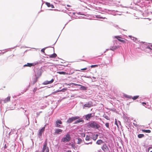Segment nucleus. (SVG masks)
I'll return each mask as SVG.
<instances>
[{
	"label": "nucleus",
	"mask_w": 152,
	"mask_h": 152,
	"mask_svg": "<svg viewBox=\"0 0 152 152\" xmlns=\"http://www.w3.org/2000/svg\"><path fill=\"white\" fill-rule=\"evenodd\" d=\"M67 90L66 88H63L61 90V91H62L63 92H65Z\"/></svg>",
	"instance_id": "473e14b6"
},
{
	"label": "nucleus",
	"mask_w": 152,
	"mask_h": 152,
	"mask_svg": "<svg viewBox=\"0 0 152 152\" xmlns=\"http://www.w3.org/2000/svg\"><path fill=\"white\" fill-rule=\"evenodd\" d=\"M87 69V68H84L82 69H81V70H85Z\"/></svg>",
	"instance_id": "a18cd8bd"
},
{
	"label": "nucleus",
	"mask_w": 152,
	"mask_h": 152,
	"mask_svg": "<svg viewBox=\"0 0 152 152\" xmlns=\"http://www.w3.org/2000/svg\"><path fill=\"white\" fill-rule=\"evenodd\" d=\"M133 124H134V125L136 127H137L138 126L137 124H136L134 123H133Z\"/></svg>",
	"instance_id": "a19ab883"
},
{
	"label": "nucleus",
	"mask_w": 152,
	"mask_h": 152,
	"mask_svg": "<svg viewBox=\"0 0 152 152\" xmlns=\"http://www.w3.org/2000/svg\"><path fill=\"white\" fill-rule=\"evenodd\" d=\"M94 135V136H95V137L96 138H97V137L98 136V134H96V135Z\"/></svg>",
	"instance_id": "c03bdc74"
},
{
	"label": "nucleus",
	"mask_w": 152,
	"mask_h": 152,
	"mask_svg": "<svg viewBox=\"0 0 152 152\" xmlns=\"http://www.w3.org/2000/svg\"><path fill=\"white\" fill-rule=\"evenodd\" d=\"M47 142L46 141L43 146V147L42 148V152H49V149L48 147L47 146Z\"/></svg>",
	"instance_id": "39448f33"
},
{
	"label": "nucleus",
	"mask_w": 152,
	"mask_h": 152,
	"mask_svg": "<svg viewBox=\"0 0 152 152\" xmlns=\"http://www.w3.org/2000/svg\"><path fill=\"white\" fill-rule=\"evenodd\" d=\"M56 124H62V122L59 120H58L56 121Z\"/></svg>",
	"instance_id": "b1692460"
},
{
	"label": "nucleus",
	"mask_w": 152,
	"mask_h": 152,
	"mask_svg": "<svg viewBox=\"0 0 152 152\" xmlns=\"http://www.w3.org/2000/svg\"><path fill=\"white\" fill-rule=\"evenodd\" d=\"M142 104L143 106H144V105H145L146 104V103H145V102H142Z\"/></svg>",
	"instance_id": "8fccbe9b"
},
{
	"label": "nucleus",
	"mask_w": 152,
	"mask_h": 152,
	"mask_svg": "<svg viewBox=\"0 0 152 152\" xmlns=\"http://www.w3.org/2000/svg\"><path fill=\"white\" fill-rule=\"evenodd\" d=\"M92 143V142H91L88 143H86V144H87V145H88V144H91Z\"/></svg>",
	"instance_id": "603ef678"
},
{
	"label": "nucleus",
	"mask_w": 152,
	"mask_h": 152,
	"mask_svg": "<svg viewBox=\"0 0 152 152\" xmlns=\"http://www.w3.org/2000/svg\"><path fill=\"white\" fill-rule=\"evenodd\" d=\"M102 149L105 152H106L109 150V148L108 147L106 144H104L102 146Z\"/></svg>",
	"instance_id": "0eeeda50"
},
{
	"label": "nucleus",
	"mask_w": 152,
	"mask_h": 152,
	"mask_svg": "<svg viewBox=\"0 0 152 152\" xmlns=\"http://www.w3.org/2000/svg\"><path fill=\"white\" fill-rule=\"evenodd\" d=\"M35 152H39L38 151H36Z\"/></svg>",
	"instance_id": "052dcab7"
},
{
	"label": "nucleus",
	"mask_w": 152,
	"mask_h": 152,
	"mask_svg": "<svg viewBox=\"0 0 152 152\" xmlns=\"http://www.w3.org/2000/svg\"><path fill=\"white\" fill-rule=\"evenodd\" d=\"M37 89V88H34V90H33V91L34 92H35L36 91Z\"/></svg>",
	"instance_id": "79ce46f5"
},
{
	"label": "nucleus",
	"mask_w": 152,
	"mask_h": 152,
	"mask_svg": "<svg viewBox=\"0 0 152 152\" xmlns=\"http://www.w3.org/2000/svg\"><path fill=\"white\" fill-rule=\"evenodd\" d=\"M56 93V92H55V91L52 93V94H55Z\"/></svg>",
	"instance_id": "5fc2aeb1"
},
{
	"label": "nucleus",
	"mask_w": 152,
	"mask_h": 152,
	"mask_svg": "<svg viewBox=\"0 0 152 152\" xmlns=\"http://www.w3.org/2000/svg\"><path fill=\"white\" fill-rule=\"evenodd\" d=\"M67 6L68 7H70V6L68 5H67Z\"/></svg>",
	"instance_id": "bf43d9fd"
},
{
	"label": "nucleus",
	"mask_w": 152,
	"mask_h": 152,
	"mask_svg": "<svg viewBox=\"0 0 152 152\" xmlns=\"http://www.w3.org/2000/svg\"><path fill=\"white\" fill-rule=\"evenodd\" d=\"M83 122V120L82 119V118H80V119H79L78 120L75 121V122L74 124H77L78 123H79L80 122Z\"/></svg>",
	"instance_id": "6ab92c4d"
},
{
	"label": "nucleus",
	"mask_w": 152,
	"mask_h": 152,
	"mask_svg": "<svg viewBox=\"0 0 152 152\" xmlns=\"http://www.w3.org/2000/svg\"><path fill=\"white\" fill-rule=\"evenodd\" d=\"M150 151V152H152V147H149L148 148L147 151H148V152H149Z\"/></svg>",
	"instance_id": "c85d7f7f"
},
{
	"label": "nucleus",
	"mask_w": 152,
	"mask_h": 152,
	"mask_svg": "<svg viewBox=\"0 0 152 152\" xmlns=\"http://www.w3.org/2000/svg\"><path fill=\"white\" fill-rule=\"evenodd\" d=\"M92 106V104L91 102H89L88 103L85 104L83 105V108H84L85 107L89 108Z\"/></svg>",
	"instance_id": "423d86ee"
},
{
	"label": "nucleus",
	"mask_w": 152,
	"mask_h": 152,
	"mask_svg": "<svg viewBox=\"0 0 152 152\" xmlns=\"http://www.w3.org/2000/svg\"><path fill=\"white\" fill-rule=\"evenodd\" d=\"M45 128V126L42 127L41 129H40L38 133V135L39 136H41L42 135V133L44 132Z\"/></svg>",
	"instance_id": "9d476101"
},
{
	"label": "nucleus",
	"mask_w": 152,
	"mask_h": 152,
	"mask_svg": "<svg viewBox=\"0 0 152 152\" xmlns=\"http://www.w3.org/2000/svg\"><path fill=\"white\" fill-rule=\"evenodd\" d=\"M56 126L57 127H61L60 125L58 124H56Z\"/></svg>",
	"instance_id": "c9c22d12"
},
{
	"label": "nucleus",
	"mask_w": 152,
	"mask_h": 152,
	"mask_svg": "<svg viewBox=\"0 0 152 152\" xmlns=\"http://www.w3.org/2000/svg\"><path fill=\"white\" fill-rule=\"evenodd\" d=\"M93 77L94 79H96V78L95 77Z\"/></svg>",
	"instance_id": "6e6d98bb"
},
{
	"label": "nucleus",
	"mask_w": 152,
	"mask_h": 152,
	"mask_svg": "<svg viewBox=\"0 0 152 152\" xmlns=\"http://www.w3.org/2000/svg\"><path fill=\"white\" fill-rule=\"evenodd\" d=\"M115 124L118 127V128H119V126L118 125V122L116 120V119H115Z\"/></svg>",
	"instance_id": "7c9ffc66"
},
{
	"label": "nucleus",
	"mask_w": 152,
	"mask_h": 152,
	"mask_svg": "<svg viewBox=\"0 0 152 152\" xmlns=\"http://www.w3.org/2000/svg\"><path fill=\"white\" fill-rule=\"evenodd\" d=\"M72 84L74 85L75 86H80V84H77L74 83H72Z\"/></svg>",
	"instance_id": "58836bf2"
},
{
	"label": "nucleus",
	"mask_w": 152,
	"mask_h": 152,
	"mask_svg": "<svg viewBox=\"0 0 152 152\" xmlns=\"http://www.w3.org/2000/svg\"><path fill=\"white\" fill-rule=\"evenodd\" d=\"M46 107V106H44V107H41V109H43L44 108H45Z\"/></svg>",
	"instance_id": "09e8293b"
},
{
	"label": "nucleus",
	"mask_w": 152,
	"mask_h": 152,
	"mask_svg": "<svg viewBox=\"0 0 152 152\" xmlns=\"http://www.w3.org/2000/svg\"><path fill=\"white\" fill-rule=\"evenodd\" d=\"M79 118V117L78 116H75L72 117L68 119L67 121V123L69 124L71 123L72 121L75 120L76 119H78Z\"/></svg>",
	"instance_id": "20e7f679"
},
{
	"label": "nucleus",
	"mask_w": 152,
	"mask_h": 152,
	"mask_svg": "<svg viewBox=\"0 0 152 152\" xmlns=\"http://www.w3.org/2000/svg\"><path fill=\"white\" fill-rule=\"evenodd\" d=\"M82 141V140L81 139H78V140L77 143L78 144H80L81 143Z\"/></svg>",
	"instance_id": "c756f323"
},
{
	"label": "nucleus",
	"mask_w": 152,
	"mask_h": 152,
	"mask_svg": "<svg viewBox=\"0 0 152 152\" xmlns=\"http://www.w3.org/2000/svg\"><path fill=\"white\" fill-rule=\"evenodd\" d=\"M90 137L89 136L86 135V137L85 140L86 141H88L90 140Z\"/></svg>",
	"instance_id": "a878e982"
},
{
	"label": "nucleus",
	"mask_w": 152,
	"mask_h": 152,
	"mask_svg": "<svg viewBox=\"0 0 152 152\" xmlns=\"http://www.w3.org/2000/svg\"><path fill=\"white\" fill-rule=\"evenodd\" d=\"M96 81V80H94L93 81Z\"/></svg>",
	"instance_id": "e2e57ef3"
},
{
	"label": "nucleus",
	"mask_w": 152,
	"mask_h": 152,
	"mask_svg": "<svg viewBox=\"0 0 152 152\" xmlns=\"http://www.w3.org/2000/svg\"><path fill=\"white\" fill-rule=\"evenodd\" d=\"M139 96H134L133 97H132V99L134 100H136L138 98Z\"/></svg>",
	"instance_id": "bb28decb"
},
{
	"label": "nucleus",
	"mask_w": 152,
	"mask_h": 152,
	"mask_svg": "<svg viewBox=\"0 0 152 152\" xmlns=\"http://www.w3.org/2000/svg\"><path fill=\"white\" fill-rule=\"evenodd\" d=\"M45 48H44L42 49L41 50V51L43 53H45Z\"/></svg>",
	"instance_id": "e433bc0d"
},
{
	"label": "nucleus",
	"mask_w": 152,
	"mask_h": 152,
	"mask_svg": "<svg viewBox=\"0 0 152 152\" xmlns=\"http://www.w3.org/2000/svg\"><path fill=\"white\" fill-rule=\"evenodd\" d=\"M72 85V83H69V84H66V85H67V86H71Z\"/></svg>",
	"instance_id": "de8ad7c7"
},
{
	"label": "nucleus",
	"mask_w": 152,
	"mask_h": 152,
	"mask_svg": "<svg viewBox=\"0 0 152 152\" xmlns=\"http://www.w3.org/2000/svg\"><path fill=\"white\" fill-rule=\"evenodd\" d=\"M151 47H152V44L151 45Z\"/></svg>",
	"instance_id": "680f3d73"
},
{
	"label": "nucleus",
	"mask_w": 152,
	"mask_h": 152,
	"mask_svg": "<svg viewBox=\"0 0 152 152\" xmlns=\"http://www.w3.org/2000/svg\"><path fill=\"white\" fill-rule=\"evenodd\" d=\"M119 47V46L118 45L113 46L110 49V50L114 51L115 50H116L117 48H118Z\"/></svg>",
	"instance_id": "dca6fc26"
},
{
	"label": "nucleus",
	"mask_w": 152,
	"mask_h": 152,
	"mask_svg": "<svg viewBox=\"0 0 152 152\" xmlns=\"http://www.w3.org/2000/svg\"><path fill=\"white\" fill-rule=\"evenodd\" d=\"M10 99V97L8 96L7 98H6L4 100H1L0 101L1 102L2 101H4V103H6L7 102L9 101Z\"/></svg>",
	"instance_id": "4468645a"
},
{
	"label": "nucleus",
	"mask_w": 152,
	"mask_h": 152,
	"mask_svg": "<svg viewBox=\"0 0 152 152\" xmlns=\"http://www.w3.org/2000/svg\"><path fill=\"white\" fill-rule=\"evenodd\" d=\"M106 118L107 119V120H108L109 119V118H108V117H106L105 118Z\"/></svg>",
	"instance_id": "4d7b16f0"
},
{
	"label": "nucleus",
	"mask_w": 152,
	"mask_h": 152,
	"mask_svg": "<svg viewBox=\"0 0 152 152\" xmlns=\"http://www.w3.org/2000/svg\"><path fill=\"white\" fill-rule=\"evenodd\" d=\"M93 114L90 113L88 114H87L85 115V118L86 120H88L91 118L93 117L94 116V114Z\"/></svg>",
	"instance_id": "6e6552de"
},
{
	"label": "nucleus",
	"mask_w": 152,
	"mask_h": 152,
	"mask_svg": "<svg viewBox=\"0 0 152 152\" xmlns=\"http://www.w3.org/2000/svg\"><path fill=\"white\" fill-rule=\"evenodd\" d=\"M103 142V141L101 140H98L96 142V143L98 145H100Z\"/></svg>",
	"instance_id": "aec40b11"
},
{
	"label": "nucleus",
	"mask_w": 152,
	"mask_h": 152,
	"mask_svg": "<svg viewBox=\"0 0 152 152\" xmlns=\"http://www.w3.org/2000/svg\"><path fill=\"white\" fill-rule=\"evenodd\" d=\"M57 73H59L60 74L65 75L67 74L66 72H63V71L58 72H57Z\"/></svg>",
	"instance_id": "5701e85b"
},
{
	"label": "nucleus",
	"mask_w": 152,
	"mask_h": 152,
	"mask_svg": "<svg viewBox=\"0 0 152 152\" xmlns=\"http://www.w3.org/2000/svg\"><path fill=\"white\" fill-rule=\"evenodd\" d=\"M144 136V135L142 134H140L138 135V137L139 138H141Z\"/></svg>",
	"instance_id": "393cba45"
},
{
	"label": "nucleus",
	"mask_w": 152,
	"mask_h": 152,
	"mask_svg": "<svg viewBox=\"0 0 152 152\" xmlns=\"http://www.w3.org/2000/svg\"><path fill=\"white\" fill-rule=\"evenodd\" d=\"M96 17L97 18H102V19H104L105 18V17H98L97 15L96 16Z\"/></svg>",
	"instance_id": "4c0bfd02"
},
{
	"label": "nucleus",
	"mask_w": 152,
	"mask_h": 152,
	"mask_svg": "<svg viewBox=\"0 0 152 152\" xmlns=\"http://www.w3.org/2000/svg\"><path fill=\"white\" fill-rule=\"evenodd\" d=\"M92 139L94 140H95L97 138L95 137V136L94 135V136L93 137Z\"/></svg>",
	"instance_id": "ea45409f"
},
{
	"label": "nucleus",
	"mask_w": 152,
	"mask_h": 152,
	"mask_svg": "<svg viewBox=\"0 0 152 152\" xmlns=\"http://www.w3.org/2000/svg\"><path fill=\"white\" fill-rule=\"evenodd\" d=\"M118 124H119L120 125H121V122H120V121H118Z\"/></svg>",
	"instance_id": "3c124183"
},
{
	"label": "nucleus",
	"mask_w": 152,
	"mask_h": 152,
	"mask_svg": "<svg viewBox=\"0 0 152 152\" xmlns=\"http://www.w3.org/2000/svg\"><path fill=\"white\" fill-rule=\"evenodd\" d=\"M62 130L59 129H55V133L57 134H60L62 133Z\"/></svg>",
	"instance_id": "f8f14e48"
},
{
	"label": "nucleus",
	"mask_w": 152,
	"mask_h": 152,
	"mask_svg": "<svg viewBox=\"0 0 152 152\" xmlns=\"http://www.w3.org/2000/svg\"><path fill=\"white\" fill-rule=\"evenodd\" d=\"M146 49L147 51L152 53V48H151L150 46H147L146 48Z\"/></svg>",
	"instance_id": "ddd939ff"
},
{
	"label": "nucleus",
	"mask_w": 152,
	"mask_h": 152,
	"mask_svg": "<svg viewBox=\"0 0 152 152\" xmlns=\"http://www.w3.org/2000/svg\"><path fill=\"white\" fill-rule=\"evenodd\" d=\"M151 2V0H145L144 2L140 4H138V5L140 6L142 8V11H144L146 13L149 12L152 13V11H151V10L152 7L149 6H147L149 5ZM140 12L142 13V15H143V13L142 12Z\"/></svg>",
	"instance_id": "f257e3e1"
},
{
	"label": "nucleus",
	"mask_w": 152,
	"mask_h": 152,
	"mask_svg": "<svg viewBox=\"0 0 152 152\" xmlns=\"http://www.w3.org/2000/svg\"><path fill=\"white\" fill-rule=\"evenodd\" d=\"M54 81V79H52V80L49 81H45L44 82L43 84L44 85H47L52 83Z\"/></svg>",
	"instance_id": "9b49d317"
},
{
	"label": "nucleus",
	"mask_w": 152,
	"mask_h": 152,
	"mask_svg": "<svg viewBox=\"0 0 152 152\" xmlns=\"http://www.w3.org/2000/svg\"><path fill=\"white\" fill-rule=\"evenodd\" d=\"M66 152H71L70 150H68L66 151Z\"/></svg>",
	"instance_id": "864d4df0"
},
{
	"label": "nucleus",
	"mask_w": 152,
	"mask_h": 152,
	"mask_svg": "<svg viewBox=\"0 0 152 152\" xmlns=\"http://www.w3.org/2000/svg\"><path fill=\"white\" fill-rule=\"evenodd\" d=\"M79 86L80 87V89H81V90H87V87H86L80 85V86Z\"/></svg>",
	"instance_id": "a211bd4d"
},
{
	"label": "nucleus",
	"mask_w": 152,
	"mask_h": 152,
	"mask_svg": "<svg viewBox=\"0 0 152 152\" xmlns=\"http://www.w3.org/2000/svg\"><path fill=\"white\" fill-rule=\"evenodd\" d=\"M98 66V65H92L91 66V68H93L96 67Z\"/></svg>",
	"instance_id": "f704fd0d"
},
{
	"label": "nucleus",
	"mask_w": 152,
	"mask_h": 152,
	"mask_svg": "<svg viewBox=\"0 0 152 152\" xmlns=\"http://www.w3.org/2000/svg\"><path fill=\"white\" fill-rule=\"evenodd\" d=\"M45 4L48 7H51L52 8H54V6L52 4H50L49 3L46 2L45 3Z\"/></svg>",
	"instance_id": "2eb2a0df"
},
{
	"label": "nucleus",
	"mask_w": 152,
	"mask_h": 152,
	"mask_svg": "<svg viewBox=\"0 0 152 152\" xmlns=\"http://www.w3.org/2000/svg\"><path fill=\"white\" fill-rule=\"evenodd\" d=\"M105 125L107 128H109V124L108 123H106L105 124Z\"/></svg>",
	"instance_id": "2f4dec72"
},
{
	"label": "nucleus",
	"mask_w": 152,
	"mask_h": 152,
	"mask_svg": "<svg viewBox=\"0 0 152 152\" xmlns=\"http://www.w3.org/2000/svg\"><path fill=\"white\" fill-rule=\"evenodd\" d=\"M142 131L144 132L150 133L151 132V131L150 130L142 129Z\"/></svg>",
	"instance_id": "412c9836"
},
{
	"label": "nucleus",
	"mask_w": 152,
	"mask_h": 152,
	"mask_svg": "<svg viewBox=\"0 0 152 152\" xmlns=\"http://www.w3.org/2000/svg\"><path fill=\"white\" fill-rule=\"evenodd\" d=\"M125 97H127V98H129V99H131V98L132 99V96H129V95H126L125 96Z\"/></svg>",
	"instance_id": "72a5a7b5"
},
{
	"label": "nucleus",
	"mask_w": 152,
	"mask_h": 152,
	"mask_svg": "<svg viewBox=\"0 0 152 152\" xmlns=\"http://www.w3.org/2000/svg\"><path fill=\"white\" fill-rule=\"evenodd\" d=\"M57 56L56 54L54 53L53 54L50 55L49 57L51 58H55Z\"/></svg>",
	"instance_id": "4be33fe9"
},
{
	"label": "nucleus",
	"mask_w": 152,
	"mask_h": 152,
	"mask_svg": "<svg viewBox=\"0 0 152 152\" xmlns=\"http://www.w3.org/2000/svg\"><path fill=\"white\" fill-rule=\"evenodd\" d=\"M129 37L131 38V39L134 40V41H135L136 40V38H134L133 37H132V36H129Z\"/></svg>",
	"instance_id": "cd10ccee"
},
{
	"label": "nucleus",
	"mask_w": 152,
	"mask_h": 152,
	"mask_svg": "<svg viewBox=\"0 0 152 152\" xmlns=\"http://www.w3.org/2000/svg\"><path fill=\"white\" fill-rule=\"evenodd\" d=\"M87 77V78H89V77Z\"/></svg>",
	"instance_id": "13d9d810"
},
{
	"label": "nucleus",
	"mask_w": 152,
	"mask_h": 152,
	"mask_svg": "<svg viewBox=\"0 0 152 152\" xmlns=\"http://www.w3.org/2000/svg\"><path fill=\"white\" fill-rule=\"evenodd\" d=\"M61 92V90H57L56 91H55V92Z\"/></svg>",
	"instance_id": "37998d69"
},
{
	"label": "nucleus",
	"mask_w": 152,
	"mask_h": 152,
	"mask_svg": "<svg viewBox=\"0 0 152 152\" xmlns=\"http://www.w3.org/2000/svg\"><path fill=\"white\" fill-rule=\"evenodd\" d=\"M37 80V79H35V81H34V82H33V84H34V83H35L36 82Z\"/></svg>",
	"instance_id": "49530a36"
},
{
	"label": "nucleus",
	"mask_w": 152,
	"mask_h": 152,
	"mask_svg": "<svg viewBox=\"0 0 152 152\" xmlns=\"http://www.w3.org/2000/svg\"><path fill=\"white\" fill-rule=\"evenodd\" d=\"M36 64V63H27V64L24 65L23 66H29L31 67V66H34Z\"/></svg>",
	"instance_id": "1a4fd4ad"
},
{
	"label": "nucleus",
	"mask_w": 152,
	"mask_h": 152,
	"mask_svg": "<svg viewBox=\"0 0 152 152\" xmlns=\"http://www.w3.org/2000/svg\"><path fill=\"white\" fill-rule=\"evenodd\" d=\"M89 127L94 128L98 129L100 127L99 125L95 122H93L88 124Z\"/></svg>",
	"instance_id": "7ed1b4c3"
},
{
	"label": "nucleus",
	"mask_w": 152,
	"mask_h": 152,
	"mask_svg": "<svg viewBox=\"0 0 152 152\" xmlns=\"http://www.w3.org/2000/svg\"><path fill=\"white\" fill-rule=\"evenodd\" d=\"M71 139L70 134L67 133L65 137L62 138L61 140V142H69Z\"/></svg>",
	"instance_id": "f03ea898"
},
{
	"label": "nucleus",
	"mask_w": 152,
	"mask_h": 152,
	"mask_svg": "<svg viewBox=\"0 0 152 152\" xmlns=\"http://www.w3.org/2000/svg\"><path fill=\"white\" fill-rule=\"evenodd\" d=\"M115 37L119 41H120L121 42H123V43L125 42V40L120 39V38H121L119 36H115Z\"/></svg>",
	"instance_id": "f3484780"
}]
</instances>
